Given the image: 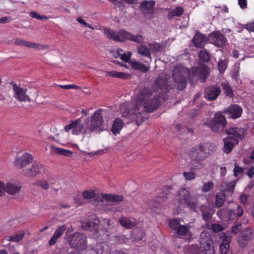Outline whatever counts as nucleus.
<instances>
[{"mask_svg": "<svg viewBox=\"0 0 254 254\" xmlns=\"http://www.w3.org/2000/svg\"><path fill=\"white\" fill-rule=\"evenodd\" d=\"M152 89L145 88L136 95L135 102H125L121 105L122 117L129 119L139 126L147 119L146 114L157 110L163 101V95L155 93L159 90L163 93L169 91L171 87L166 78L158 77L152 85Z\"/></svg>", "mask_w": 254, "mask_h": 254, "instance_id": "f257e3e1", "label": "nucleus"}, {"mask_svg": "<svg viewBox=\"0 0 254 254\" xmlns=\"http://www.w3.org/2000/svg\"><path fill=\"white\" fill-rule=\"evenodd\" d=\"M103 109H99L96 111L91 118L87 119L85 121V126L81 123V118L75 121H70L69 124L64 127L66 132L71 131L73 135L80 134H89L96 129L101 128L103 125L104 120L102 117Z\"/></svg>", "mask_w": 254, "mask_h": 254, "instance_id": "f03ea898", "label": "nucleus"}, {"mask_svg": "<svg viewBox=\"0 0 254 254\" xmlns=\"http://www.w3.org/2000/svg\"><path fill=\"white\" fill-rule=\"evenodd\" d=\"M216 149L217 146L213 143H200L190 149L189 156L191 160H204L213 154Z\"/></svg>", "mask_w": 254, "mask_h": 254, "instance_id": "7ed1b4c3", "label": "nucleus"}, {"mask_svg": "<svg viewBox=\"0 0 254 254\" xmlns=\"http://www.w3.org/2000/svg\"><path fill=\"white\" fill-rule=\"evenodd\" d=\"M103 30L104 34L108 39L116 42H124L126 40H128L136 43H140L143 40L142 35H135L124 29H120L119 31L116 32L104 27Z\"/></svg>", "mask_w": 254, "mask_h": 254, "instance_id": "20e7f679", "label": "nucleus"}, {"mask_svg": "<svg viewBox=\"0 0 254 254\" xmlns=\"http://www.w3.org/2000/svg\"><path fill=\"white\" fill-rule=\"evenodd\" d=\"M227 121L225 117L220 112L216 113L214 118L207 120L204 125L210 128L214 133H221L224 131Z\"/></svg>", "mask_w": 254, "mask_h": 254, "instance_id": "39448f33", "label": "nucleus"}, {"mask_svg": "<svg viewBox=\"0 0 254 254\" xmlns=\"http://www.w3.org/2000/svg\"><path fill=\"white\" fill-rule=\"evenodd\" d=\"M70 246L79 251L86 250L87 247L86 236L80 232H75L70 237L67 236Z\"/></svg>", "mask_w": 254, "mask_h": 254, "instance_id": "423d86ee", "label": "nucleus"}, {"mask_svg": "<svg viewBox=\"0 0 254 254\" xmlns=\"http://www.w3.org/2000/svg\"><path fill=\"white\" fill-rule=\"evenodd\" d=\"M225 131L227 135L226 138L232 140L235 144H238L240 140L244 139L247 134V129L244 127H230Z\"/></svg>", "mask_w": 254, "mask_h": 254, "instance_id": "0eeeda50", "label": "nucleus"}, {"mask_svg": "<svg viewBox=\"0 0 254 254\" xmlns=\"http://www.w3.org/2000/svg\"><path fill=\"white\" fill-rule=\"evenodd\" d=\"M178 202L190 207L194 211L197 207V202L191 199L190 192L185 188H182L179 191Z\"/></svg>", "mask_w": 254, "mask_h": 254, "instance_id": "6e6552de", "label": "nucleus"}, {"mask_svg": "<svg viewBox=\"0 0 254 254\" xmlns=\"http://www.w3.org/2000/svg\"><path fill=\"white\" fill-rule=\"evenodd\" d=\"M10 84L12 85L14 97L17 101L20 102L31 101L30 97L26 94V88L21 87L13 81H11Z\"/></svg>", "mask_w": 254, "mask_h": 254, "instance_id": "1a4fd4ad", "label": "nucleus"}, {"mask_svg": "<svg viewBox=\"0 0 254 254\" xmlns=\"http://www.w3.org/2000/svg\"><path fill=\"white\" fill-rule=\"evenodd\" d=\"M209 42L218 47H223L227 42L226 37L220 31H213L208 36Z\"/></svg>", "mask_w": 254, "mask_h": 254, "instance_id": "9d476101", "label": "nucleus"}, {"mask_svg": "<svg viewBox=\"0 0 254 254\" xmlns=\"http://www.w3.org/2000/svg\"><path fill=\"white\" fill-rule=\"evenodd\" d=\"M143 41V40H142ZM143 41L141 42L139 45L137 47V51L138 54L141 55L142 57H148L151 59V52L150 50L152 49H155L156 51H159L161 48V46L157 44H149L148 48L145 44L142 43Z\"/></svg>", "mask_w": 254, "mask_h": 254, "instance_id": "9b49d317", "label": "nucleus"}, {"mask_svg": "<svg viewBox=\"0 0 254 254\" xmlns=\"http://www.w3.org/2000/svg\"><path fill=\"white\" fill-rule=\"evenodd\" d=\"M81 226L83 229L86 230L94 231V236L96 238H99L100 236H102V235L104 234L105 232L103 229H99V224L98 222L96 223L90 221L82 222Z\"/></svg>", "mask_w": 254, "mask_h": 254, "instance_id": "f8f14e48", "label": "nucleus"}, {"mask_svg": "<svg viewBox=\"0 0 254 254\" xmlns=\"http://www.w3.org/2000/svg\"><path fill=\"white\" fill-rule=\"evenodd\" d=\"M155 1L153 0H144L140 3V9L144 16L151 18L154 13Z\"/></svg>", "mask_w": 254, "mask_h": 254, "instance_id": "ddd939ff", "label": "nucleus"}, {"mask_svg": "<svg viewBox=\"0 0 254 254\" xmlns=\"http://www.w3.org/2000/svg\"><path fill=\"white\" fill-rule=\"evenodd\" d=\"M33 160L32 155L28 153H24L15 160L14 164L17 168L22 169L32 163Z\"/></svg>", "mask_w": 254, "mask_h": 254, "instance_id": "4468645a", "label": "nucleus"}, {"mask_svg": "<svg viewBox=\"0 0 254 254\" xmlns=\"http://www.w3.org/2000/svg\"><path fill=\"white\" fill-rule=\"evenodd\" d=\"M221 92L220 87L210 85L205 89L204 96L206 99L209 101L215 100Z\"/></svg>", "mask_w": 254, "mask_h": 254, "instance_id": "2eb2a0df", "label": "nucleus"}, {"mask_svg": "<svg viewBox=\"0 0 254 254\" xmlns=\"http://www.w3.org/2000/svg\"><path fill=\"white\" fill-rule=\"evenodd\" d=\"M254 238V232L251 228L245 229L239 238L238 242L241 247H245L248 242Z\"/></svg>", "mask_w": 254, "mask_h": 254, "instance_id": "dca6fc26", "label": "nucleus"}, {"mask_svg": "<svg viewBox=\"0 0 254 254\" xmlns=\"http://www.w3.org/2000/svg\"><path fill=\"white\" fill-rule=\"evenodd\" d=\"M224 113L228 114L231 119H236L241 116L243 109L237 104H234L231 105L228 109L225 110Z\"/></svg>", "mask_w": 254, "mask_h": 254, "instance_id": "f3484780", "label": "nucleus"}, {"mask_svg": "<svg viewBox=\"0 0 254 254\" xmlns=\"http://www.w3.org/2000/svg\"><path fill=\"white\" fill-rule=\"evenodd\" d=\"M196 72L198 80L201 82H205L209 74V68L207 65L201 64L196 68Z\"/></svg>", "mask_w": 254, "mask_h": 254, "instance_id": "a211bd4d", "label": "nucleus"}, {"mask_svg": "<svg viewBox=\"0 0 254 254\" xmlns=\"http://www.w3.org/2000/svg\"><path fill=\"white\" fill-rule=\"evenodd\" d=\"M118 222L127 229H132L137 225L135 219L130 217L122 216L119 219Z\"/></svg>", "mask_w": 254, "mask_h": 254, "instance_id": "6ab92c4d", "label": "nucleus"}, {"mask_svg": "<svg viewBox=\"0 0 254 254\" xmlns=\"http://www.w3.org/2000/svg\"><path fill=\"white\" fill-rule=\"evenodd\" d=\"M42 164L35 162L30 169H25L23 170V174L28 177L36 176L39 174L43 169Z\"/></svg>", "mask_w": 254, "mask_h": 254, "instance_id": "aec40b11", "label": "nucleus"}, {"mask_svg": "<svg viewBox=\"0 0 254 254\" xmlns=\"http://www.w3.org/2000/svg\"><path fill=\"white\" fill-rule=\"evenodd\" d=\"M21 188V185L16 182H10L5 184V192L9 194L14 195L19 193Z\"/></svg>", "mask_w": 254, "mask_h": 254, "instance_id": "412c9836", "label": "nucleus"}, {"mask_svg": "<svg viewBox=\"0 0 254 254\" xmlns=\"http://www.w3.org/2000/svg\"><path fill=\"white\" fill-rule=\"evenodd\" d=\"M173 77L176 83L175 86L176 87L177 90L182 91L186 87L187 83V79L186 77L182 75L181 73H173Z\"/></svg>", "mask_w": 254, "mask_h": 254, "instance_id": "4be33fe9", "label": "nucleus"}, {"mask_svg": "<svg viewBox=\"0 0 254 254\" xmlns=\"http://www.w3.org/2000/svg\"><path fill=\"white\" fill-rule=\"evenodd\" d=\"M15 44L20 46H24L32 49H43L46 46L37 43L30 42L27 41H24L21 39L17 38L15 41Z\"/></svg>", "mask_w": 254, "mask_h": 254, "instance_id": "5701e85b", "label": "nucleus"}, {"mask_svg": "<svg viewBox=\"0 0 254 254\" xmlns=\"http://www.w3.org/2000/svg\"><path fill=\"white\" fill-rule=\"evenodd\" d=\"M169 187H165L163 188V191L153 201V206L154 207H159V205L162 204L165 201L169 195Z\"/></svg>", "mask_w": 254, "mask_h": 254, "instance_id": "b1692460", "label": "nucleus"}, {"mask_svg": "<svg viewBox=\"0 0 254 254\" xmlns=\"http://www.w3.org/2000/svg\"><path fill=\"white\" fill-rule=\"evenodd\" d=\"M192 43L195 47L203 48L207 43L206 38L204 34L197 32L193 36Z\"/></svg>", "mask_w": 254, "mask_h": 254, "instance_id": "393cba45", "label": "nucleus"}, {"mask_svg": "<svg viewBox=\"0 0 254 254\" xmlns=\"http://www.w3.org/2000/svg\"><path fill=\"white\" fill-rule=\"evenodd\" d=\"M66 229L65 225H62L58 227L55 231L52 237L49 241V244L50 246H54L59 239L64 233Z\"/></svg>", "mask_w": 254, "mask_h": 254, "instance_id": "a878e982", "label": "nucleus"}, {"mask_svg": "<svg viewBox=\"0 0 254 254\" xmlns=\"http://www.w3.org/2000/svg\"><path fill=\"white\" fill-rule=\"evenodd\" d=\"M231 242L230 236H225L222 241L220 245V252L221 254H230V244Z\"/></svg>", "mask_w": 254, "mask_h": 254, "instance_id": "bb28decb", "label": "nucleus"}, {"mask_svg": "<svg viewBox=\"0 0 254 254\" xmlns=\"http://www.w3.org/2000/svg\"><path fill=\"white\" fill-rule=\"evenodd\" d=\"M105 76L117 77L123 79H128L131 77V75L129 73L116 71H106Z\"/></svg>", "mask_w": 254, "mask_h": 254, "instance_id": "cd10ccee", "label": "nucleus"}, {"mask_svg": "<svg viewBox=\"0 0 254 254\" xmlns=\"http://www.w3.org/2000/svg\"><path fill=\"white\" fill-rule=\"evenodd\" d=\"M124 126V123L120 118H117L115 120L112 128V132L115 134H119Z\"/></svg>", "mask_w": 254, "mask_h": 254, "instance_id": "c85d7f7f", "label": "nucleus"}, {"mask_svg": "<svg viewBox=\"0 0 254 254\" xmlns=\"http://www.w3.org/2000/svg\"><path fill=\"white\" fill-rule=\"evenodd\" d=\"M129 64L132 68L139 70L144 73L146 72L149 69V68L144 64L139 63L136 61L130 60Z\"/></svg>", "mask_w": 254, "mask_h": 254, "instance_id": "c756f323", "label": "nucleus"}, {"mask_svg": "<svg viewBox=\"0 0 254 254\" xmlns=\"http://www.w3.org/2000/svg\"><path fill=\"white\" fill-rule=\"evenodd\" d=\"M102 197L108 201L111 202H122L124 200V196L123 195L111 194H103Z\"/></svg>", "mask_w": 254, "mask_h": 254, "instance_id": "7c9ffc66", "label": "nucleus"}, {"mask_svg": "<svg viewBox=\"0 0 254 254\" xmlns=\"http://www.w3.org/2000/svg\"><path fill=\"white\" fill-rule=\"evenodd\" d=\"M228 138L225 137L223 141L224 142V146L223 150L224 152L227 154L230 153L233 150L234 146L236 145L235 142H233L229 140Z\"/></svg>", "mask_w": 254, "mask_h": 254, "instance_id": "2f4dec72", "label": "nucleus"}, {"mask_svg": "<svg viewBox=\"0 0 254 254\" xmlns=\"http://www.w3.org/2000/svg\"><path fill=\"white\" fill-rule=\"evenodd\" d=\"M235 187V183L234 182H223L221 185V191L232 193L234 191Z\"/></svg>", "mask_w": 254, "mask_h": 254, "instance_id": "473e14b6", "label": "nucleus"}, {"mask_svg": "<svg viewBox=\"0 0 254 254\" xmlns=\"http://www.w3.org/2000/svg\"><path fill=\"white\" fill-rule=\"evenodd\" d=\"M201 248L202 249V253L203 254H214L215 250L214 247L211 244L206 243L205 245L201 242Z\"/></svg>", "mask_w": 254, "mask_h": 254, "instance_id": "72a5a7b5", "label": "nucleus"}, {"mask_svg": "<svg viewBox=\"0 0 254 254\" xmlns=\"http://www.w3.org/2000/svg\"><path fill=\"white\" fill-rule=\"evenodd\" d=\"M94 253V254H105L107 252H105L104 247L101 244L96 245L91 250L87 251V254H90L91 253Z\"/></svg>", "mask_w": 254, "mask_h": 254, "instance_id": "f704fd0d", "label": "nucleus"}, {"mask_svg": "<svg viewBox=\"0 0 254 254\" xmlns=\"http://www.w3.org/2000/svg\"><path fill=\"white\" fill-rule=\"evenodd\" d=\"M226 195L223 192H219L216 194L215 205L217 208H220L223 205L225 200Z\"/></svg>", "mask_w": 254, "mask_h": 254, "instance_id": "c9c22d12", "label": "nucleus"}, {"mask_svg": "<svg viewBox=\"0 0 254 254\" xmlns=\"http://www.w3.org/2000/svg\"><path fill=\"white\" fill-rule=\"evenodd\" d=\"M54 151L58 154L64 155L66 157H70L72 152L69 150L57 147H52Z\"/></svg>", "mask_w": 254, "mask_h": 254, "instance_id": "e433bc0d", "label": "nucleus"}, {"mask_svg": "<svg viewBox=\"0 0 254 254\" xmlns=\"http://www.w3.org/2000/svg\"><path fill=\"white\" fill-rule=\"evenodd\" d=\"M184 12V11L183 8L181 6H178L171 10L168 13V16L170 18L175 16L179 17L183 15Z\"/></svg>", "mask_w": 254, "mask_h": 254, "instance_id": "4c0bfd02", "label": "nucleus"}, {"mask_svg": "<svg viewBox=\"0 0 254 254\" xmlns=\"http://www.w3.org/2000/svg\"><path fill=\"white\" fill-rule=\"evenodd\" d=\"M228 214L230 218H232L233 216L240 217L243 214V209L241 206L238 205L236 209L229 210Z\"/></svg>", "mask_w": 254, "mask_h": 254, "instance_id": "58836bf2", "label": "nucleus"}, {"mask_svg": "<svg viewBox=\"0 0 254 254\" xmlns=\"http://www.w3.org/2000/svg\"><path fill=\"white\" fill-rule=\"evenodd\" d=\"M222 89L226 96L232 97L234 96L233 90L232 87L228 83H223L222 84Z\"/></svg>", "mask_w": 254, "mask_h": 254, "instance_id": "ea45409f", "label": "nucleus"}, {"mask_svg": "<svg viewBox=\"0 0 254 254\" xmlns=\"http://www.w3.org/2000/svg\"><path fill=\"white\" fill-rule=\"evenodd\" d=\"M198 57L203 62L208 63L210 60V55L206 50H201L199 52Z\"/></svg>", "mask_w": 254, "mask_h": 254, "instance_id": "a19ab883", "label": "nucleus"}, {"mask_svg": "<svg viewBox=\"0 0 254 254\" xmlns=\"http://www.w3.org/2000/svg\"><path fill=\"white\" fill-rule=\"evenodd\" d=\"M82 195L84 199H90L95 197L96 193L93 190H86L83 191Z\"/></svg>", "mask_w": 254, "mask_h": 254, "instance_id": "79ce46f5", "label": "nucleus"}, {"mask_svg": "<svg viewBox=\"0 0 254 254\" xmlns=\"http://www.w3.org/2000/svg\"><path fill=\"white\" fill-rule=\"evenodd\" d=\"M183 174L185 179L188 181L193 180L196 177V174L194 172L192 168H190V172H184Z\"/></svg>", "mask_w": 254, "mask_h": 254, "instance_id": "37998d69", "label": "nucleus"}, {"mask_svg": "<svg viewBox=\"0 0 254 254\" xmlns=\"http://www.w3.org/2000/svg\"><path fill=\"white\" fill-rule=\"evenodd\" d=\"M191 161L192 167L191 168H192L193 170L202 169L204 166V164L202 162L203 160H197Z\"/></svg>", "mask_w": 254, "mask_h": 254, "instance_id": "c03bdc74", "label": "nucleus"}, {"mask_svg": "<svg viewBox=\"0 0 254 254\" xmlns=\"http://www.w3.org/2000/svg\"><path fill=\"white\" fill-rule=\"evenodd\" d=\"M176 232L179 235L185 236L190 232V231L187 226L181 225Z\"/></svg>", "mask_w": 254, "mask_h": 254, "instance_id": "a18cd8bd", "label": "nucleus"}, {"mask_svg": "<svg viewBox=\"0 0 254 254\" xmlns=\"http://www.w3.org/2000/svg\"><path fill=\"white\" fill-rule=\"evenodd\" d=\"M114 241L119 244H123L126 243L127 239L125 235L119 234L115 236Z\"/></svg>", "mask_w": 254, "mask_h": 254, "instance_id": "49530a36", "label": "nucleus"}, {"mask_svg": "<svg viewBox=\"0 0 254 254\" xmlns=\"http://www.w3.org/2000/svg\"><path fill=\"white\" fill-rule=\"evenodd\" d=\"M169 225L170 228L177 231L181 224L176 219H171L169 221Z\"/></svg>", "mask_w": 254, "mask_h": 254, "instance_id": "de8ad7c7", "label": "nucleus"}, {"mask_svg": "<svg viewBox=\"0 0 254 254\" xmlns=\"http://www.w3.org/2000/svg\"><path fill=\"white\" fill-rule=\"evenodd\" d=\"M30 16L33 18H35L41 20H47L49 19V18L45 15H40L36 11H31L30 13Z\"/></svg>", "mask_w": 254, "mask_h": 254, "instance_id": "09e8293b", "label": "nucleus"}, {"mask_svg": "<svg viewBox=\"0 0 254 254\" xmlns=\"http://www.w3.org/2000/svg\"><path fill=\"white\" fill-rule=\"evenodd\" d=\"M214 183L211 181L207 182L204 183L202 190L203 192H206L210 191L214 187Z\"/></svg>", "mask_w": 254, "mask_h": 254, "instance_id": "8fccbe9b", "label": "nucleus"}, {"mask_svg": "<svg viewBox=\"0 0 254 254\" xmlns=\"http://www.w3.org/2000/svg\"><path fill=\"white\" fill-rule=\"evenodd\" d=\"M36 185L40 186L43 189L47 190L49 188V183L45 180H39L37 181Z\"/></svg>", "mask_w": 254, "mask_h": 254, "instance_id": "3c124183", "label": "nucleus"}, {"mask_svg": "<svg viewBox=\"0 0 254 254\" xmlns=\"http://www.w3.org/2000/svg\"><path fill=\"white\" fill-rule=\"evenodd\" d=\"M145 232L144 231L140 230L135 235H133L132 239L134 241H141L143 237L145 236Z\"/></svg>", "mask_w": 254, "mask_h": 254, "instance_id": "603ef678", "label": "nucleus"}, {"mask_svg": "<svg viewBox=\"0 0 254 254\" xmlns=\"http://www.w3.org/2000/svg\"><path fill=\"white\" fill-rule=\"evenodd\" d=\"M132 55V53L131 52H127V53H124L121 55L120 59L124 62L126 63H129L130 62V59L131 56Z\"/></svg>", "mask_w": 254, "mask_h": 254, "instance_id": "864d4df0", "label": "nucleus"}, {"mask_svg": "<svg viewBox=\"0 0 254 254\" xmlns=\"http://www.w3.org/2000/svg\"><path fill=\"white\" fill-rule=\"evenodd\" d=\"M227 67V65L226 62L225 61L221 60V61H220L218 63V68L219 69V71L221 73L224 72L225 71V70H226Z\"/></svg>", "mask_w": 254, "mask_h": 254, "instance_id": "5fc2aeb1", "label": "nucleus"}, {"mask_svg": "<svg viewBox=\"0 0 254 254\" xmlns=\"http://www.w3.org/2000/svg\"><path fill=\"white\" fill-rule=\"evenodd\" d=\"M233 171L234 175L235 177H238L239 175L242 174L244 172L243 168L238 166L236 163L235 164V168Z\"/></svg>", "mask_w": 254, "mask_h": 254, "instance_id": "6e6d98bb", "label": "nucleus"}, {"mask_svg": "<svg viewBox=\"0 0 254 254\" xmlns=\"http://www.w3.org/2000/svg\"><path fill=\"white\" fill-rule=\"evenodd\" d=\"M211 229L214 232H220L223 230V228L220 224H213L211 225Z\"/></svg>", "mask_w": 254, "mask_h": 254, "instance_id": "4d7b16f0", "label": "nucleus"}, {"mask_svg": "<svg viewBox=\"0 0 254 254\" xmlns=\"http://www.w3.org/2000/svg\"><path fill=\"white\" fill-rule=\"evenodd\" d=\"M76 21L78 22H79L80 24H82V25H84L85 26L88 27L90 29H92V30L94 29V28L91 25H90L89 23H87L85 21L83 20L81 18V17H78L76 19Z\"/></svg>", "mask_w": 254, "mask_h": 254, "instance_id": "13d9d810", "label": "nucleus"}, {"mask_svg": "<svg viewBox=\"0 0 254 254\" xmlns=\"http://www.w3.org/2000/svg\"><path fill=\"white\" fill-rule=\"evenodd\" d=\"M202 215L203 219L205 221H209L212 217V214L210 212L207 211H202Z\"/></svg>", "mask_w": 254, "mask_h": 254, "instance_id": "bf43d9fd", "label": "nucleus"}, {"mask_svg": "<svg viewBox=\"0 0 254 254\" xmlns=\"http://www.w3.org/2000/svg\"><path fill=\"white\" fill-rule=\"evenodd\" d=\"M24 235H25L24 232H22L21 233L16 234L15 235H14V242L17 243V242H18L19 241H20V240H22Z\"/></svg>", "mask_w": 254, "mask_h": 254, "instance_id": "052dcab7", "label": "nucleus"}, {"mask_svg": "<svg viewBox=\"0 0 254 254\" xmlns=\"http://www.w3.org/2000/svg\"><path fill=\"white\" fill-rule=\"evenodd\" d=\"M242 229V226L241 224H237L233 226L232 228V232L235 234H237L240 232Z\"/></svg>", "mask_w": 254, "mask_h": 254, "instance_id": "680f3d73", "label": "nucleus"}, {"mask_svg": "<svg viewBox=\"0 0 254 254\" xmlns=\"http://www.w3.org/2000/svg\"><path fill=\"white\" fill-rule=\"evenodd\" d=\"M60 87L64 89H79V87L74 84H67V85H60Z\"/></svg>", "mask_w": 254, "mask_h": 254, "instance_id": "e2e57ef3", "label": "nucleus"}, {"mask_svg": "<svg viewBox=\"0 0 254 254\" xmlns=\"http://www.w3.org/2000/svg\"><path fill=\"white\" fill-rule=\"evenodd\" d=\"M238 4L242 9H245L247 7V0H238Z\"/></svg>", "mask_w": 254, "mask_h": 254, "instance_id": "0e129e2a", "label": "nucleus"}, {"mask_svg": "<svg viewBox=\"0 0 254 254\" xmlns=\"http://www.w3.org/2000/svg\"><path fill=\"white\" fill-rule=\"evenodd\" d=\"M12 20L10 16H4L0 18V23H6Z\"/></svg>", "mask_w": 254, "mask_h": 254, "instance_id": "69168bd1", "label": "nucleus"}, {"mask_svg": "<svg viewBox=\"0 0 254 254\" xmlns=\"http://www.w3.org/2000/svg\"><path fill=\"white\" fill-rule=\"evenodd\" d=\"M240 201L243 203V204H245L247 202L248 200V196L247 195L244 194L240 196Z\"/></svg>", "mask_w": 254, "mask_h": 254, "instance_id": "338daca9", "label": "nucleus"}, {"mask_svg": "<svg viewBox=\"0 0 254 254\" xmlns=\"http://www.w3.org/2000/svg\"><path fill=\"white\" fill-rule=\"evenodd\" d=\"M247 175L249 178H252L254 175V167H252L247 172Z\"/></svg>", "mask_w": 254, "mask_h": 254, "instance_id": "774afa93", "label": "nucleus"}]
</instances>
